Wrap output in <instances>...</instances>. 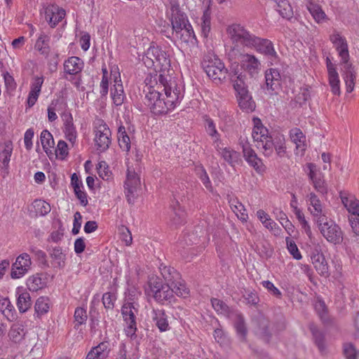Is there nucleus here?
I'll return each instance as SVG.
<instances>
[{"mask_svg":"<svg viewBox=\"0 0 359 359\" xmlns=\"http://www.w3.org/2000/svg\"><path fill=\"white\" fill-rule=\"evenodd\" d=\"M181 86L170 76L158 75L155 86L147 87L145 104L155 115L173 110L183 98Z\"/></svg>","mask_w":359,"mask_h":359,"instance_id":"f257e3e1","label":"nucleus"},{"mask_svg":"<svg viewBox=\"0 0 359 359\" xmlns=\"http://www.w3.org/2000/svg\"><path fill=\"white\" fill-rule=\"evenodd\" d=\"M226 33L232 43H240L245 48H254L271 59L277 57L273 44L270 40L255 36L240 24L229 25Z\"/></svg>","mask_w":359,"mask_h":359,"instance_id":"f03ea898","label":"nucleus"},{"mask_svg":"<svg viewBox=\"0 0 359 359\" xmlns=\"http://www.w3.org/2000/svg\"><path fill=\"white\" fill-rule=\"evenodd\" d=\"M252 121L254 127L252 137L256 143L257 148L263 149V154L265 156H270L274 147L276 154L280 158L284 157L286 154L284 137H279L275 142H273L268 129L263 126L261 120L259 118H254Z\"/></svg>","mask_w":359,"mask_h":359,"instance_id":"7ed1b4c3","label":"nucleus"},{"mask_svg":"<svg viewBox=\"0 0 359 359\" xmlns=\"http://www.w3.org/2000/svg\"><path fill=\"white\" fill-rule=\"evenodd\" d=\"M228 60L239 59L241 67L250 77L255 78L261 70V62L252 54L245 53V47L240 43H232L226 53Z\"/></svg>","mask_w":359,"mask_h":359,"instance_id":"20e7f679","label":"nucleus"},{"mask_svg":"<svg viewBox=\"0 0 359 359\" xmlns=\"http://www.w3.org/2000/svg\"><path fill=\"white\" fill-rule=\"evenodd\" d=\"M165 5L166 17L171 23L172 33L178 35L182 32V26L189 22L188 17L180 8L178 0H170Z\"/></svg>","mask_w":359,"mask_h":359,"instance_id":"39448f33","label":"nucleus"},{"mask_svg":"<svg viewBox=\"0 0 359 359\" xmlns=\"http://www.w3.org/2000/svg\"><path fill=\"white\" fill-rule=\"evenodd\" d=\"M202 66L207 75L212 80L220 82L226 79L228 69L216 55L205 56L203 60Z\"/></svg>","mask_w":359,"mask_h":359,"instance_id":"423d86ee","label":"nucleus"},{"mask_svg":"<svg viewBox=\"0 0 359 359\" xmlns=\"http://www.w3.org/2000/svg\"><path fill=\"white\" fill-rule=\"evenodd\" d=\"M95 146L100 152L105 151L111 144V131L107 123L100 118L94 122Z\"/></svg>","mask_w":359,"mask_h":359,"instance_id":"0eeeda50","label":"nucleus"},{"mask_svg":"<svg viewBox=\"0 0 359 359\" xmlns=\"http://www.w3.org/2000/svg\"><path fill=\"white\" fill-rule=\"evenodd\" d=\"M161 275L170 286H172V294L185 297L189 294V290L184 282L180 280V274L174 268L164 266L160 268Z\"/></svg>","mask_w":359,"mask_h":359,"instance_id":"6e6552de","label":"nucleus"},{"mask_svg":"<svg viewBox=\"0 0 359 359\" xmlns=\"http://www.w3.org/2000/svg\"><path fill=\"white\" fill-rule=\"evenodd\" d=\"M316 224L320 233L328 242L337 245L343 241L341 228L333 221H327V218L325 217L323 222H318Z\"/></svg>","mask_w":359,"mask_h":359,"instance_id":"1a4fd4ad","label":"nucleus"},{"mask_svg":"<svg viewBox=\"0 0 359 359\" xmlns=\"http://www.w3.org/2000/svg\"><path fill=\"white\" fill-rule=\"evenodd\" d=\"M140 186V178L134 169L128 168L126 179L124 182V191L127 201L133 204L137 197V189Z\"/></svg>","mask_w":359,"mask_h":359,"instance_id":"9d476101","label":"nucleus"},{"mask_svg":"<svg viewBox=\"0 0 359 359\" xmlns=\"http://www.w3.org/2000/svg\"><path fill=\"white\" fill-rule=\"evenodd\" d=\"M110 75L114 81L113 87L111 88V97L114 105L117 107L121 106L126 99V95L117 66H114L111 69Z\"/></svg>","mask_w":359,"mask_h":359,"instance_id":"9b49d317","label":"nucleus"},{"mask_svg":"<svg viewBox=\"0 0 359 359\" xmlns=\"http://www.w3.org/2000/svg\"><path fill=\"white\" fill-rule=\"evenodd\" d=\"M266 89L270 95H277L282 88V76L276 68H270L265 72Z\"/></svg>","mask_w":359,"mask_h":359,"instance_id":"f8f14e48","label":"nucleus"},{"mask_svg":"<svg viewBox=\"0 0 359 359\" xmlns=\"http://www.w3.org/2000/svg\"><path fill=\"white\" fill-rule=\"evenodd\" d=\"M135 312L137 310L133 303L127 302L122 306L121 314L127 324L126 332L128 336L133 337L137 330Z\"/></svg>","mask_w":359,"mask_h":359,"instance_id":"ddd939ff","label":"nucleus"},{"mask_svg":"<svg viewBox=\"0 0 359 359\" xmlns=\"http://www.w3.org/2000/svg\"><path fill=\"white\" fill-rule=\"evenodd\" d=\"M32 264L31 257L27 253H22L12 265L11 276L12 278L18 279L24 276L29 270Z\"/></svg>","mask_w":359,"mask_h":359,"instance_id":"4468645a","label":"nucleus"},{"mask_svg":"<svg viewBox=\"0 0 359 359\" xmlns=\"http://www.w3.org/2000/svg\"><path fill=\"white\" fill-rule=\"evenodd\" d=\"M306 167L309 170V177L312 182L314 189L322 194H326L327 193V187L324 180L323 174L317 168L314 163H307Z\"/></svg>","mask_w":359,"mask_h":359,"instance_id":"2eb2a0df","label":"nucleus"},{"mask_svg":"<svg viewBox=\"0 0 359 359\" xmlns=\"http://www.w3.org/2000/svg\"><path fill=\"white\" fill-rule=\"evenodd\" d=\"M306 203L308 209L313 217L316 223L325 219V217H327L326 214L323 210L321 201L316 194L313 192L309 194L306 196Z\"/></svg>","mask_w":359,"mask_h":359,"instance_id":"dca6fc26","label":"nucleus"},{"mask_svg":"<svg viewBox=\"0 0 359 359\" xmlns=\"http://www.w3.org/2000/svg\"><path fill=\"white\" fill-rule=\"evenodd\" d=\"M311 262L319 275L324 277L330 276L329 266L325 256L320 252V248L316 246L311 252Z\"/></svg>","mask_w":359,"mask_h":359,"instance_id":"f3484780","label":"nucleus"},{"mask_svg":"<svg viewBox=\"0 0 359 359\" xmlns=\"http://www.w3.org/2000/svg\"><path fill=\"white\" fill-rule=\"evenodd\" d=\"M65 78L72 81V76H78L81 74L84 67L83 61L79 57L72 56L64 62Z\"/></svg>","mask_w":359,"mask_h":359,"instance_id":"a211bd4d","label":"nucleus"},{"mask_svg":"<svg viewBox=\"0 0 359 359\" xmlns=\"http://www.w3.org/2000/svg\"><path fill=\"white\" fill-rule=\"evenodd\" d=\"M145 57L150 60L152 64L156 62L162 67L170 63L167 53L159 46H151L146 51Z\"/></svg>","mask_w":359,"mask_h":359,"instance_id":"6ab92c4d","label":"nucleus"},{"mask_svg":"<svg viewBox=\"0 0 359 359\" xmlns=\"http://www.w3.org/2000/svg\"><path fill=\"white\" fill-rule=\"evenodd\" d=\"M330 41L334 45L341 57V62L349 60L348 44L346 39L339 34L336 33L330 36Z\"/></svg>","mask_w":359,"mask_h":359,"instance_id":"aec40b11","label":"nucleus"},{"mask_svg":"<svg viewBox=\"0 0 359 359\" xmlns=\"http://www.w3.org/2000/svg\"><path fill=\"white\" fill-rule=\"evenodd\" d=\"M66 15L65 11L58 6H52L45 11V19L51 27H55Z\"/></svg>","mask_w":359,"mask_h":359,"instance_id":"412c9836","label":"nucleus"},{"mask_svg":"<svg viewBox=\"0 0 359 359\" xmlns=\"http://www.w3.org/2000/svg\"><path fill=\"white\" fill-rule=\"evenodd\" d=\"M17 306L20 313H25L32 306V299L29 293L23 287H17Z\"/></svg>","mask_w":359,"mask_h":359,"instance_id":"4be33fe9","label":"nucleus"},{"mask_svg":"<svg viewBox=\"0 0 359 359\" xmlns=\"http://www.w3.org/2000/svg\"><path fill=\"white\" fill-rule=\"evenodd\" d=\"M290 137L291 141L296 145L297 154H304L306 149V136L298 128H294L290 130Z\"/></svg>","mask_w":359,"mask_h":359,"instance_id":"5701e85b","label":"nucleus"},{"mask_svg":"<svg viewBox=\"0 0 359 359\" xmlns=\"http://www.w3.org/2000/svg\"><path fill=\"white\" fill-rule=\"evenodd\" d=\"M151 318L161 332L170 330L168 317L164 310L153 309L151 312Z\"/></svg>","mask_w":359,"mask_h":359,"instance_id":"b1692460","label":"nucleus"},{"mask_svg":"<svg viewBox=\"0 0 359 359\" xmlns=\"http://www.w3.org/2000/svg\"><path fill=\"white\" fill-rule=\"evenodd\" d=\"M43 83V76H36L34 78V81L31 84V89L27 97V105L29 107H33L37 101Z\"/></svg>","mask_w":359,"mask_h":359,"instance_id":"393cba45","label":"nucleus"},{"mask_svg":"<svg viewBox=\"0 0 359 359\" xmlns=\"http://www.w3.org/2000/svg\"><path fill=\"white\" fill-rule=\"evenodd\" d=\"M341 200L350 216H359V201L355 196L341 194Z\"/></svg>","mask_w":359,"mask_h":359,"instance_id":"a878e982","label":"nucleus"},{"mask_svg":"<svg viewBox=\"0 0 359 359\" xmlns=\"http://www.w3.org/2000/svg\"><path fill=\"white\" fill-rule=\"evenodd\" d=\"M229 204L233 212L237 217L242 222H246L248 219V215L246 212L245 206L236 198L229 200Z\"/></svg>","mask_w":359,"mask_h":359,"instance_id":"bb28decb","label":"nucleus"},{"mask_svg":"<svg viewBox=\"0 0 359 359\" xmlns=\"http://www.w3.org/2000/svg\"><path fill=\"white\" fill-rule=\"evenodd\" d=\"M176 36L180 37V40L186 43H194L197 41L193 27L189 22L182 26V32Z\"/></svg>","mask_w":359,"mask_h":359,"instance_id":"cd10ccee","label":"nucleus"},{"mask_svg":"<svg viewBox=\"0 0 359 359\" xmlns=\"http://www.w3.org/2000/svg\"><path fill=\"white\" fill-rule=\"evenodd\" d=\"M108 355L109 351L107 350V344L102 342L93 348L88 353L86 359H106Z\"/></svg>","mask_w":359,"mask_h":359,"instance_id":"c85d7f7f","label":"nucleus"},{"mask_svg":"<svg viewBox=\"0 0 359 359\" xmlns=\"http://www.w3.org/2000/svg\"><path fill=\"white\" fill-rule=\"evenodd\" d=\"M229 61L231 62L229 75L231 81L233 83L239 79L241 80L245 79V75L242 72L243 69L241 67L239 59L229 60Z\"/></svg>","mask_w":359,"mask_h":359,"instance_id":"c756f323","label":"nucleus"},{"mask_svg":"<svg viewBox=\"0 0 359 359\" xmlns=\"http://www.w3.org/2000/svg\"><path fill=\"white\" fill-rule=\"evenodd\" d=\"M154 299L159 302L163 303L165 301H170L173 298L172 286H170L168 282H166L154 297Z\"/></svg>","mask_w":359,"mask_h":359,"instance_id":"7c9ffc66","label":"nucleus"},{"mask_svg":"<svg viewBox=\"0 0 359 359\" xmlns=\"http://www.w3.org/2000/svg\"><path fill=\"white\" fill-rule=\"evenodd\" d=\"M50 36L45 33H41L35 43V49L41 55H48L50 52Z\"/></svg>","mask_w":359,"mask_h":359,"instance_id":"2f4dec72","label":"nucleus"},{"mask_svg":"<svg viewBox=\"0 0 359 359\" xmlns=\"http://www.w3.org/2000/svg\"><path fill=\"white\" fill-rule=\"evenodd\" d=\"M305 1H307V9L313 16L315 21L318 23L323 22L325 20L326 15L322 10L321 7L318 4H313L310 0Z\"/></svg>","mask_w":359,"mask_h":359,"instance_id":"473e14b6","label":"nucleus"},{"mask_svg":"<svg viewBox=\"0 0 359 359\" xmlns=\"http://www.w3.org/2000/svg\"><path fill=\"white\" fill-rule=\"evenodd\" d=\"M12 151L13 147L11 142H6L4 149L1 153V169L4 170L6 173L8 172Z\"/></svg>","mask_w":359,"mask_h":359,"instance_id":"72a5a7b5","label":"nucleus"},{"mask_svg":"<svg viewBox=\"0 0 359 359\" xmlns=\"http://www.w3.org/2000/svg\"><path fill=\"white\" fill-rule=\"evenodd\" d=\"M40 140L44 151L48 154L51 153V149L54 147L55 142L52 134L47 130L41 133Z\"/></svg>","mask_w":359,"mask_h":359,"instance_id":"f704fd0d","label":"nucleus"},{"mask_svg":"<svg viewBox=\"0 0 359 359\" xmlns=\"http://www.w3.org/2000/svg\"><path fill=\"white\" fill-rule=\"evenodd\" d=\"M234 327L236 328L237 334L239 336L240 339L242 341H245L248 330L245 326L244 318L241 313H237L236 315Z\"/></svg>","mask_w":359,"mask_h":359,"instance_id":"c9c22d12","label":"nucleus"},{"mask_svg":"<svg viewBox=\"0 0 359 359\" xmlns=\"http://www.w3.org/2000/svg\"><path fill=\"white\" fill-rule=\"evenodd\" d=\"M220 155L223 159L231 165L237 163L240 160V154L238 152L231 149L229 147H225L220 151Z\"/></svg>","mask_w":359,"mask_h":359,"instance_id":"e433bc0d","label":"nucleus"},{"mask_svg":"<svg viewBox=\"0 0 359 359\" xmlns=\"http://www.w3.org/2000/svg\"><path fill=\"white\" fill-rule=\"evenodd\" d=\"M201 33L204 37H208L211 29V13L208 8L203 11L201 18Z\"/></svg>","mask_w":359,"mask_h":359,"instance_id":"4c0bfd02","label":"nucleus"},{"mask_svg":"<svg viewBox=\"0 0 359 359\" xmlns=\"http://www.w3.org/2000/svg\"><path fill=\"white\" fill-rule=\"evenodd\" d=\"M27 286L30 291L36 292L40 289H42L45 285L46 283L39 274L33 275L27 280Z\"/></svg>","mask_w":359,"mask_h":359,"instance_id":"58836bf2","label":"nucleus"},{"mask_svg":"<svg viewBox=\"0 0 359 359\" xmlns=\"http://www.w3.org/2000/svg\"><path fill=\"white\" fill-rule=\"evenodd\" d=\"M117 137L120 147L123 150L128 151L130 149V140L124 126H121L118 128Z\"/></svg>","mask_w":359,"mask_h":359,"instance_id":"ea45409f","label":"nucleus"},{"mask_svg":"<svg viewBox=\"0 0 359 359\" xmlns=\"http://www.w3.org/2000/svg\"><path fill=\"white\" fill-rule=\"evenodd\" d=\"M195 172L197 177L201 180L205 187L210 191L212 190V186L209 176L202 165H196Z\"/></svg>","mask_w":359,"mask_h":359,"instance_id":"a19ab883","label":"nucleus"},{"mask_svg":"<svg viewBox=\"0 0 359 359\" xmlns=\"http://www.w3.org/2000/svg\"><path fill=\"white\" fill-rule=\"evenodd\" d=\"M33 207L37 215L45 216L50 212V205L43 200L36 199L33 202Z\"/></svg>","mask_w":359,"mask_h":359,"instance_id":"79ce46f5","label":"nucleus"},{"mask_svg":"<svg viewBox=\"0 0 359 359\" xmlns=\"http://www.w3.org/2000/svg\"><path fill=\"white\" fill-rule=\"evenodd\" d=\"M311 332L314 339V342L318 346L319 351L321 354L326 353V346L325 344V337L321 332L316 328H311Z\"/></svg>","mask_w":359,"mask_h":359,"instance_id":"37998d69","label":"nucleus"},{"mask_svg":"<svg viewBox=\"0 0 359 359\" xmlns=\"http://www.w3.org/2000/svg\"><path fill=\"white\" fill-rule=\"evenodd\" d=\"M25 332L20 325H14L9 332L10 339L15 343L20 342L25 337Z\"/></svg>","mask_w":359,"mask_h":359,"instance_id":"c03bdc74","label":"nucleus"},{"mask_svg":"<svg viewBox=\"0 0 359 359\" xmlns=\"http://www.w3.org/2000/svg\"><path fill=\"white\" fill-rule=\"evenodd\" d=\"M238 102L240 107L246 111H252L255 108V103L250 94L238 97Z\"/></svg>","mask_w":359,"mask_h":359,"instance_id":"a18cd8bd","label":"nucleus"},{"mask_svg":"<svg viewBox=\"0 0 359 359\" xmlns=\"http://www.w3.org/2000/svg\"><path fill=\"white\" fill-rule=\"evenodd\" d=\"M34 309L38 316L46 313L49 310V299L45 297H40L35 303Z\"/></svg>","mask_w":359,"mask_h":359,"instance_id":"49530a36","label":"nucleus"},{"mask_svg":"<svg viewBox=\"0 0 359 359\" xmlns=\"http://www.w3.org/2000/svg\"><path fill=\"white\" fill-rule=\"evenodd\" d=\"M74 328L78 330L79 326L85 324L88 316L86 313V311L81 307H78L75 309L74 311Z\"/></svg>","mask_w":359,"mask_h":359,"instance_id":"de8ad7c7","label":"nucleus"},{"mask_svg":"<svg viewBox=\"0 0 359 359\" xmlns=\"http://www.w3.org/2000/svg\"><path fill=\"white\" fill-rule=\"evenodd\" d=\"M328 79L332 92L334 95H340V81L337 72L333 71L332 73H328Z\"/></svg>","mask_w":359,"mask_h":359,"instance_id":"09e8293b","label":"nucleus"},{"mask_svg":"<svg viewBox=\"0 0 359 359\" xmlns=\"http://www.w3.org/2000/svg\"><path fill=\"white\" fill-rule=\"evenodd\" d=\"M244 158L257 172L261 173L264 171L265 167L262 161L257 156V154L250 156H248Z\"/></svg>","mask_w":359,"mask_h":359,"instance_id":"8fccbe9b","label":"nucleus"},{"mask_svg":"<svg viewBox=\"0 0 359 359\" xmlns=\"http://www.w3.org/2000/svg\"><path fill=\"white\" fill-rule=\"evenodd\" d=\"M297 219L299 220L302 228L304 230L306 235L311 238L312 233L311 229L310 227V225L309 224L308 222L306 220L305 217L302 211L299 209L297 207H294V211Z\"/></svg>","mask_w":359,"mask_h":359,"instance_id":"3c124183","label":"nucleus"},{"mask_svg":"<svg viewBox=\"0 0 359 359\" xmlns=\"http://www.w3.org/2000/svg\"><path fill=\"white\" fill-rule=\"evenodd\" d=\"M52 259H53L59 267L65 266V255L63 254L62 249L60 247H55L50 253Z\"/></svg>","mask_w":359,"mask_h":359,"instance_id":"603ef678","label":"nucleus"},{"mask_svg":"<svg viewBox=\"0 0 359 359\" xmlns=\"http://www.w3.org/2000/svg\"><path fill=\"white\" fill-rule=\"evenodd\" d=\"M233 88L236 92V96L242 97L245 96V95H248L249 91L248 90V86L245 83V79L241 80V79L236 80L233 83Z\"/></svg>","mask_w":359,"mask_h":359,"instance_id":"864d4df0","label":"nucleus"},{"mask_svg":"<svg viewBox=\"0 0 359 359\" xmlns=\"http://www.w3.org/2000/svg\"><path fill=\"white\" fill-rule=\"evenodd\" d=\"M277 11L284 18L290 19L293 15L292 7L286 1H282L281 3L278 4Z\"/></svg>","mask_w":359,"mask_h":359,"instance_id":"5fc2aeb1","label":"nucleus"},{"mask_svg":"<svg viewBox=\"0 0 359 359\" xmlns=\"http://www.w3.org/2000/svg\"><path fill=\"white\" fill-rule=\"evenodd\" d=\"M205 121V131L211 137L212 140H217L218 138H220V134L217 130L214 121L211 118H207Z\"/></svg>","mask_w":359,"mask_h":359,"instance_id":"6e6d98bb","label":"nucleus"},{"mask_svg":"<svg viewBox=\"0 0 359 359\" xmlns=\"http://www.w3.org/2000/svg\"><path fill=\"white\" fill-rule=\"evenodd\" d=\"M102 78L100 84L101 98H106L109 91V80L106 68L102 69Z\"/></svg>","mask_w":359,"mask_h":359,"instance_id":"4d7b16f0","label":"nucleus"},{"mask_svg":"<svg viewBox=\"0 0 359 359\" xmlns=\"http://www.w3.org/2000/svg\"><path fill=\"white\" fill-rule=\"evenodd\" d=\"M97 170L99 176L104 180H109L111 176V172L109 170L108 165L105 161L99 162Z\"/></svg>","mask_w":359,"mask_h":359,"instance_id":"13d9d810","label":"nucleus"},{"mask_svg":"<svg viewBox=\"0 0 359 359\" xmlns=\"http://www.w3.org/2000/svg\"><path fill=\"white\" fill-rule=\"evenodd\" d=\"M29 251L34 256L35 259L41 264H46L47 262L46 254L35 245H30Z\"/></svg>","mask_w":359,"mask_h":359,"instance_id":"bf43d9fd","label":"nucleus"},{"mask_svg":"<svg viewBox=\"0 0 359 359\" xmlns=\"http://www.w3.org/2000/svg\"><path fill=\"white\" fill-rule=\"evenodd\" d=\"M343 353L346 359H357L358 351L351 343H346L343 346Z\"/></svg>","mask_w":359,"mask_h":359,"instance_id":"052dcab7","label":"nucleus"},{"mask_svg":"<svg viewBox=\"0 0 359 359\" xmlns=\"http://www.w3.org/2000/svg\"><path fill=\"white\" fill-rule=\"evenodd\" d=\"M286 243H287V248L290 253L292 255V257L297 259L299 260L302 259V255L300 252L299 251V249L294 243V241L291 240L289 238H286Z\"/></svg>","mask_w":359,"mask_h":359,"instance_id":"680f3d73","label":"nucleus"},{"mask_svg":"<svg viewBox=\"0 0 359 359\" xmlns=\"http://www.w3.org/2000/svg\"><path fill=\"white\" fill-rule=\"evenodd\" d=\"M213 309L217 312L223 314L228 313V306L222 300L213 298L211 299Z\"/></svg>","mask_w":359,"mask_h":359,"instance_id":"e2e57ef3","label":"nucleus"},{"mask_svg":"<svg viewBox=\"0 0 359 359\" xmlns=\"http://www.w3.org/2000/svg\"><path fill=\"white\" fill-rule=\"evenodd\" d=\"M116 296L111 292H105L102 295V303L106 309L112 310L114 307Z\"/></svg>","mask_w":359,"mask_h":359,"instance_id":"0e129e2a","label":"nucleus"},{"mask_svg":"<svg viewBox=\"0 0 359 359\" xmlns=\"http://www.w3.org/2000/svg\"><path fill=\"white\" fill-rule=\"evenodd\" d=\"M341 65L343 66V75L344 81L351 79L354 80L355 76L353 74V67L352 65L349 62L348 60L347 62H341Z\"/></svg>","mask_w":359,"mask_h":359,"instance_id":"69168bd1","label":"nucleus"},{"mask_svg":"<svg viewBox=\"0 0 359 359\" xmlns=\"http://www.w3.org/2000/svg\"><path fill=\"white\" fill-rule=\"evenodd\" d=\"M64 132L66 136V138L72 144L76 140V130L74 124L67 125L64 126Z\"/></svg>","mask_w":359,"mask_h":359,"instance_id":"338daca9","label":"nucleus"},{"mask_svg":"<svg viewBox=\"0 0 359 359\" xmlns=\"http://www.w3.org/2000/svg\"><path fill=\"white\" fill-rule=\"evenodd\" d=\"M3 77L4 79L5 86L8 91H13L17 86L16 82L13 76L10 74L8 72H6L3 74Z\"/></svg>","mask_w":359,"mask_h":359,"instance_id":"774afa93","label":"nucleus"}]
</instances>
